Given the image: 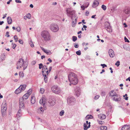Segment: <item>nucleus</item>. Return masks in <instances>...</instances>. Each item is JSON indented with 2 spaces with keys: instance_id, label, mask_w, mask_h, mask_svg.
<instances>
[{
  "instance_id": "18",
  "label": "nucleus",
  "mask_w": 130,
  "mask_h": 130,
  "mask_svg": "<svg viewBox=\"0 0 130 130\" xmlns=\"http://www.w3.org/2000/svg\"><path fill=\"white\" fill-rule=\"evenodd\" d=\"M45 99L44 98L42 97L41 99L40 100L39 103L41 105H44L45 101Z\"/></svg>"
},
{
  "instance_id": "62",
  "label": "nucleus",
  "mask_w": 130,
  "mask_h": 130,
  "mask_svg": "<svg viewBox=\"0 0 130 130\" xmlns=\"http://www.w3.org/2000/svg\"><path fill=\"white\" fill-rule=\"evenodd\" d=\"M48 61H49V62L51 63L52 62V60L50 58H49L47 60Z\"/></svg>"
},
{
  "instance_id": "33",
  "label": "nucleus",
  "mask_w": 130,
  "mask_h": 130,
  "mask_svg": "<svg viewBox=\"0 0 130 130\" xmlns=\"http://www.w3.org/2000/svg\"><path fill=\"white\" fill-rule=\"evenodd\" d=\"M76 23H75L74 22V21H72V26L73 27H74Z\"/></svg>"
},
{
  "instance_id": "29",
  "label": "nucleus",
  "mask_w": 130,
  "mask_h": 130,
  "mask_svg": "<svg viewBox=\"0 0 130 130\" xmlns=\"http://www.w3.org/2000/svg\"><path fill=\"white\" fill-rule=\"evenodd\" d=\"M93 118V116L91 115H87L86 117V119L88 120L90 119H92Z\"/></svg>"
},
{
  "instance_id": "28",
  "label": "nucleus",
  "mask_w": 130,
  "mask_h": 130,
  "mask_svg": "<svg viewBox=\"0 0 130 130\" xmlns=\"http://www.w3.org/2000/svg\"><path fill=\"white\" fill-rule=\"evenodd\" d=\"M88 124H84L83 127L84 129V130H87L88 128L89 127H88V126H87Z\"/></svg>"
},
{
  "instance_id": "2",
  "label": "nucleus",
  "mask_w": 130,
  "mask_h": 130,
  "mask_svg": "<svg viewBox=\"0 0 130 130\" xmlns=\"http://www.w3.org/2000/svg\"><path fill=\"white\" fill-rule=\"evenodd\" d=\"M17 69H20L23 66V70H25L27 67L28 63L26 61H24L22 58L19 59L17 63Z\"/></svg>"
},
{
  "instance_id": "9",
  "label": "nucleus",
  "mask_w": 130,
  "mask_h": 130,
  "mask_svg": "<svg viewBox=\"0 0 130 130\" xmlns=\"http://www.w3.org/2000/svg\"><path fill=\"white\" fill-rule=\"evenodd\" d=\"M112 99L116 102L119 101H120L121 98L119 94H116L112 97Z\"/></svg>"
},
{
  "instance_id": "56",
  "label": "nucleus",
  "mask_w": 130,
  "mask_h": 130,
  "mask_svg": "<svg viewBox=\"0 0 130 130\" xmlns=\"http://www.w3.org/2000/svg\"><path fill=\"white\" fill-rule=\"evenodd\" d=\"M22 110L21 109H19L18 111V113H22Z\"/></svg>"
},
{
  "instance_id": "50",
  "label": "nucleus",
  "mask_w": 130,
  "mask_h": 130,
  "mask_svg": "<svg viewBox=\"0 0 130 130\" xmlns=\"http://www.w3.org/2000/svg\"><path fill=\"white\" fill-rule=\"evenodd\" d=\"M36 62L35 61H33L31 62V64L32 65H34L36 64Z\"/></svg>"
},
{
  "instance_id": "38",
  "label": "nucleus",
  "mask_w": 130,
  "mask_h": 130,
  "mask_svg": "<svg viewBox=\"0 0 130 130\" xmlns=\"http://www.w3.org/2000/svg\"><path fill=\"white\" fill-rule=\"evenodd\" d=\"M72 39L74 42H75L77 40V37L75 36H73L72 37Z\"/></svg>"
},
{
  "instance_id": "11",
  "label": "nucleus",
  "mask_w": 130,
  "mask_h": 130,
  "mask_svg": "<svg viewBox=\"0 0 130 130\" xmlns=\"http://www.w3.org/2000/svg\"><path fill=\"white\" fill-rule=\"evenodd\" d=\"M42 74L46 73L47 75H48L49 73L47 67L46 66L44 65L43 66L42 68Z\"/></svg>"
},
{
  "instance_id": "59",
  "label": "nucleus",
  "mask_w": 130,
  "mask_h": 130,
  "mask_svg": "<svg viewBox=\"0 0 130 130\" xmlns=\"http://www.w3.org/2000/svg\"><path fill=\"white\" fill-rule=\"evenodd\" d=\"M124 12L126 14H128L129 13V11L127 10H125Z\"/></svg>"
},
{
  "instance_id": "8",
  "label": "nucleus",
  "mask_w": 130,
  "mask_h": 130,
  "mask_svg": "<svg viewBox=\"0 0 130 130\" xmlns=\"http://www.w3.org/2000/svg\"><path fill=\"white\" fill-rule=\"evenodd\" d=\"M81 90L80 88L78 87H76L74 89L75 94L78 97L81 94Z\"/></svg>"
},
{
  "instance_id": "23",
  "label": "nucleus",
  "mask_w": 130,
  "mask_h": 130,
  "mask_svg": "<svg viewBox=\"0 0 130 130\" xmlns=\"http://www.w3.org/2000/svg\"><path fill=\"white\" fill-rule=\"evenodd\" d=\"M26 87V85H21L19 87L21 89V90L22 91H24Z\"/></svg>"
},
{
  "instance_id": "63",
  "label": "nucleus",
  "mask_w": 130,
  "mask_h": 130,
  "mask_svg": "<svg viewBox=\"0 0 130 130\" xmlns=\"http://www.w3.org/2000/svg\"><path fill=\"white\" fill-rule=\"evenodd\" d=\"M45 56H44V55H42V56H41V59H43V58H45Z\"/></svg>"
},
{
  "instance_id": "43",
  "label": "nucleus",
  "mask_w": 130,
  "mask_h": 130,
  "mask_svg": "<svg viewBox=\"0 0 130 130\" xmlns=\"http://www.w3.org/2000/svg\"><path fill=\"white\" fill-rule=\"evenodd\" d=\"M26 16H27V18L29 19H30L31 17V15L30 13H28Z\"/></svg>"
},
{
  "instance_id": "16",
  "label": "nucleus",
  "mask_w": 130,
  "mask_h": 130,
  "mask_svg": "<svg viewBox=\"0 0 130 130\" xmlns=\"http://www.w3.org/2000/svg\"><path fill=\"white\" fill-rule=\"evenodd\" d=\"M41 48L44 52L46 53L47 55H50L52 54V53L49 50H47L42 47H41Z\"/></svg>"
},
{
  "instance_id": "19",
  "label": "nucleus",
  "mask_w": 130,
  "mask_h": 130,
  "mask_svg": "<svg viewBox=\"0 0 130 130\" xmlns=\"http://www.w3.org/2000/svg\"><path fill=\"white\" fill-rule=\"evenodd\" d=\"M98 117L99 118L102 120L105 119L106 117L105 115L103 114H100L98 115Z\"/></svg>"
},
{
  "instance_id": "21",
  "label": "nucleus",
  "mask_w": 130,
  "mask_h": 130,
  "mask_svg": "<svg viewBox=\"0 0 130 130\" xmlns=\"http://www.w3.org/2000/svg\"><path fill=\"white\" fill-rule=\"evenodd\" d=\"M35 99L34 95H32L31 97V103L34 104L35 102Z\"/></svg>"
},
{
  "instance_id": "35",
  "label": "nucleus",
  "mask_w": 130,
  "mask_h": 130,
  "mask_svg": "<svg viewBox=\"0 0 130 130\" xmlns=\"http://www.w3.org/2000/svg\"><path fill=\"white\" fill-rule=\"evenodd\" d=\"M64 110H62L59 113V115L60 116H62L64 114Z\"/></svg>"
},
{
  "instance_id": "55",
  "label": "nucleus",
  "mask_w": 130,
  "mask_h": 130,
  "mask_svg": "<svg viewBox=\"0 0 130 130\" xmlns=\"http://www.w3.org/2000/svg\"><path fill=\"white\" fill-rule=\"evenodd\" d=\"M20 0H15V2H16L17 3H21V1H20Z\"/></svg>"
},
{
  "instance_id": "48",
  "label": "nucleus",
  "mask_w": 130,
  "mask_h": 130,
  "mask_svg": "<svg viewBox=\"0 0 130 130\" xmlns=\"http://www.w3.org/2000/svg\"><path fill=\"white\" fill-rule=\"evenodd\" d=\"M16 29H17V31L18 32H19L20 31L21 28L20 27H18L16 28Z\"/></svg>"
},
{
  "instance_id": "6",
  "label": "nucleus",
  "mask_w": 130,
  "mask_h": 130,
  "mask_svg": "<svg viewBox=\"0 0 130 130\" xmlns=\"http://www.w3.org/2000/svg\"><path fill=\"white\" fill-rule=\"evenodd\" d=\"M75 101V99L73 97L69 96L67 99V103L69 105H74Z\"/></svg>"
},
{
  "instance_id": "45",
  "label": "nucleus",
  "mask_w": 130,
  "mask_h": 130,
  "mask_svg": "<svg viewBox=\"0 0 130 130\" xmlns=\"http://www.w3.org/2000/svg\"><path fill=\"white\" fill-rule=\"evenodd\" d=\"M124 39L125 42H129V40H128V39L127 38H126V37H124Z\"/></svg>"
},
{
  "instance_id": "15",
  "label": "nucleus",
  "mask_w": 130,
  "mask_h": 130,
  "mask_svg": "<svg viewBox=\"0 0 130 130\" xmlns=\"http://www.w3.org/2000/svg\"><path fill=\"white\" fill-rule=\"evenodd\" d=\"M108 53L109 56L111 58H113L115 56L114 52L111 49H110L109 50Z\"/></svg>"
},
{
  "instance_id": "4",
  "label": "nucleus",
  "mask_w": 130,
  "mask_h": 130,
  "mask_svg": "<svg viewBox=\"0 0 130 130\" xmlns=\"http://www.w3.org/2000/svg\"><path fill=\"white\" fill-rule=\"evenodd\" d=\"M66 11L67 16L71 18L72 20L75 18V11L71 8H68L66 9Z\"/></svg>"
},
{
  "instance_id": "5",
  "label": "nucleus",
  "mask_w": 130,
  "mask_h": 130,
  "mask_svg": "<svg viewBox=\"0 0 130 130\" xmlns=\"http://www.w3.org/2000/svg\"><path fill=\"white\" fill-rule=\"evenodd\" d=\"M51 30L54 32H56L59 30V27L58 25L55 23L51 24L50 26Z\"/></svg>"
},
{
  "instance_id": "64",
  "label": "nucleus",
  "mask_w": 130,
  "mask_h": 130,
  "mask_svg": "<svg viewBox=\"0 0 130 130\" xmlns=\"http://www.w3.org/2000/svg\"><path fill=\"white\" fill-rule=\"evenodd\" d=\"M128 80L129 81H130V77H128V78L126 79V81H127Z\"/></svg>"
},
{
  "instance_id": "57",
  "label": "nucleus",
  "mask_w": 130,
  "mask_h": 130,
  "mask_svg": "<svg viewBox=\"0 0 130 130\" xmlns=\"http://www.w3.org/2000/svg\"><path fill=\"white\" fill-rule=\"evenodd\" d=\"M74 46L76 48H77L78 47V44H75L74 45Z\"/></svg>"
},
{
  "instance_id": "60",
  "label": "nucleus",
  "mask_w": 130,
  "mask_h": 130,
  "mask_svg": "<svg viewBox=\"0 0 130 130\" xmlns=\"http://www.w3.org/2000/svg\"><path fill=\"white\" fill-rule=\"evenodd\" d=\"M7 15V14L6 13L5 14L3 15L4 16L2 18L3 19H4L5 17H6V16Z\"/></svg>"
},
{
  "instance_id": "41",
  "label": "nucleus",
  "mask_w": 130,
  "mask_h": 130,
  "mask_svg": "<svg viewBox=\"0 0 130 130\" xmlns=\"http://www.w3.org/2000/svg\"><path fill=\"white\" fill-rule=\"evenodd\" d=\"M76 54L78 55H81V51L80 50H79L76 52Z\"/></svg>"
},
{
  "instance_id": "34",
  "label": "nucleus",
  "mask_w": 130,
  "mask_h": 130,
  "mask_svg": "<svg viewBox=\"0 0 130 130\" xmlns=\"http://www.w3.org/2000/svg\"><path fill=\"white\" fill-rule=\"evenodd\" d=\"M101 8L104 10H105L106 9V6L103 5L102 6Z\"/></svg>"
},
{
  "instance_id": "47",
  "label": "nucleus",
  "mask_w": 130,
  "mask_h": 130,
  "mask_svg": "<svg viewBox=\"0 0 130 130\" xmlns=\"http://www.w3.org/2000/svg\"><path fill=\"white\" fill-rule=\"evenodd\" d=\"M101 66H102V68H104L105 67H107V65L105 64H101Z\"/></svg>"
},
{
  "instance_id": "13",
  "label": "nucleus",
  "mask_w": 130,
  "mask_h": 130,
  "mask_svg": "<svg viewBox=\"0 0 130 130\" xmlns=\"http://www.w3.org/2000/svg\"><path fill=\"white\" fill-rule=\"evenodd\" d=\"M31 92L30 91L28 92L27 93L24 94L21 99H22L24 101V100L27 99L28 98L30 95L31 94Z\"/></svg>"
},
{
  "instance_id": "49",
  "label": "nucleus",
  "mask_w": 130,
  "mask_h": 130,
  "mask_svg": "<svg viewBox=\"0 0 130 130\" xmlns=\"http://www.w3.org/2000/svg\"><path fill=\"white\" fill-rule=\"evenodd\" d=\"M12 44L13 45L12 46V48L13 49H14L16 46V45L15 44H13V43H12Z\"/></svg>"
},
{
  "instance_id": "39",
  "label": "nucleus",
  "mask_w": 130,
  "mask_h": 130,
  "mask_svg": "<svg viewBox=\"0 0 130 130\" xmlns=\"http://www.w3.org/2000/svg\"><path fill=\"white\" fill-rule=\"evenodd\" d=\"M14 40H15V42H17L18 41V38L17 37V36H15L14 37Z\"/></svg>"
},
{
  "instance_id": "51",
  "label": "nucleus",
  "mask_w": 130,
  "mask_h": 130,
  "mask_svg": "<svg viewBox=\"0 0 130 130\" xmlns=\"http://www.w3.org/2000/svg\"><path fill=\"white\" fill-rule=\"evenodd\" d=\"M100 97V96L99 95H96V96H95V99L96 100H97Z\"/></svg>"
},
{
  "instance_id": "40",
  "label": "nucleus",
  "mask_w": 130,
  "mask_h": 130,
  "mask_svg": "<svg viewBox=\"0 0 130 130\" xmlns=\"http://www.w3.org/2000/svg\"><path fill=\"white\" fill-rule=\"evenodd\" d=\"M39 68L40 69H41L43 67V65L41 63L39 64Z\"/></svg>"
},
{
  "instance_id": "14",
  "label": "nucleus",
  "mask_w": 130,
  "mask_h": 130,
  "mask_svg": "<svg viewBox=\"0 0 130 130\" xmlns=\"http://www.w3.org/2000/svg\"><path fill=\"white\" fill-rule=\"evenodd\" d=\"M48 105L51 106H53L55 104V101L54 99H50L48 101Z\"/></svg>"
},
{
  "instance_id": "10",
  "label": "nucleus",
  "mask_w": 130,
  "mask_h": 130,
  "mask_svg": "<svg viewBox=\"0 0 130 130\" xmlns=\"http://www.w3.org/2000/svg\"><path fill=\"white\" fill-rule=\"evenodd\" d=\"M7 110V106L6 104L2 106L1 107V113L3 117L5 116Z\"/></svg>"
},
{
  "instance_id": "42",
  "label": "nucleus",
  "mask_w": 130,
  "mask_h": 130,
  "mask_svg": "<svg viewBox=\"0 0 130 130\" xmlns=\"http://www.w3.org/2000/svg\"><path fill=\"white\" fill-rule=\"evenodd\" d=\"M120 62L119 61H117L115 64V65L118 67L120 64Z\"/></svg>"
},
{
  "instance_id": "46",
  "label": "nucleus",
  "mask_w": 130,
  "mask_h": 130,
  "mask_svg": "<svg viewBox=\"0 0 130 130\" xmlns=\"http://www.w3.org/2000/svg\"><path fill=\"white\" fill-rule=\"evenodd\" d=\"M19 75L20 76L23 77L24 76V74L22 72H20L19 73Z\"/></svg>"
},
{
  "instance_id": "30",
  "label": "nucleus",
  "mask_w": 130,
  "mask_h": 130,
  "mask_svg": "<svg viewBox=\"0 0 130 130\" xmlns=\"http://www.w3.org/2000/svg\"><path fill=\"white\" fill-rule=\"evenodd\" d=\"M21 114L22 113L19 114L17 113L16 116V117L17 118V120L19 119L20 117L21 116Z\"/></svg>"
},
{
  "instance_id": "22",
  "label": "nucleus",
  "mask_w": 130,
  "mask_h": 130,
  "mask_svg": "<svg viewBox=\"0 0 130 130\" xmlns=\"http://www.w3.org/2000/svg\"><path fill=\"white\" fill-rule=\"evenodd\" d=\"M8 24H11L12 23V20L10 17H8L7 18Z\"/></svg>"
},
{
  "instance_id": "37",
  "label": "nucleus",
  "mask_w": 130,
  "mask_h": 130,
  "mask_svg": "<svg viewBox=\"0 0 130 130\" xmlns=\"http://www.w3.org/2000/svg\"><path fill=\"white\" fill-rule=\"evenodd\" d=\"M44 91V89L43 88H41L40 89V92L42 94H43Z\"/></svg>"
},
{
  "instance_id": "31",
  "label": "nucleus",
  "mask_w": 130,
  "mask_h": 130,
  "mask_svg": "<svg viewBox=\"0 0 130 130\" xmlns=\"http://www.w3.org/2000/svg\"><path fill=\"white\" fill-rule=\"evenodd\" d=\"M100 129L101 130H107V127L105 126H101Z\"/></svg>"
},
{
  "instance_id": "3",
  "label": "nucleus",
  "mask_w": 130,
  "mask_h": 130,
  "mask_svg": "<svg viewBox=\"0 0 130 130\" xmlns=\"http://www.w3.org/2000/svg\"><path fill=\"white\" fill-rule=\"evenodd\" d=\"M41 35L45 41H49L51 40V36L49 32L47 30L42 31Z\"/></svg>"
},
{
  "instance_id": "24",
  "label": "nucleus",
  "mask_w": 130,
  "mask_h": 130,
  "mask_svg": "<svg viewBox=\"0 0 130 130\" xmlns=\"http://www.w3.org/2000/svg\"><path fill=\"white\" fill-rule=\"evenodd\" d=\"M22 91V90H21L20 88L19 87L17 88L15 91V93L17 94H19Z\"/></svg>"
},
{
  "instance_id": "12",
  "label": "nucleus",
  "mask_w": 130,
  "mask_h": 130,
  "mask_svg": "<svg viewBox=\"0 0 130 130\" xmlns=\"http://www.w3.org/2000/svg\"><path fill=\"white\" fill-rule=\"evenodd\" d=\"M24 101L22 99H20L19 101V106L20 108H24Z\"/></svg>"
},
{
  "instance_id": "53",
  "label": "nucleus",
  "mask_w": 130,
  "mask_h": 130,
  "mask_svg": "<svg viewBox=\"0 0 130 130\" xmlns=\"http://www.w3.org/2000/svg\"><path fill=\"white\" fill-rule=\"evenodd\" d=\"M9 32L8 31H7L6 33V35H7V37H9L10 36V35H9Z\"/></svg>"
},
{
  "instance_id": "27",
  "label": "nucleus",
  "mask_w": 130,
  "mask_h": 130,
  "mask_svg": "<svg viewBox=\"0 0 130 130\" xmlns=\"http://www.w3.org/2000/svg\"><path fill=\"white\" fill-rule=\"evenodd\" d=\"M106 29L107 31L109 32H111L112 31L111 28L110 26L107 27H106Z\"/></svg>"
},
{
  "instance_id": "7",
  "label": "nucleus",
  "mask_w": 130,
  "mask_h": 130,
  "mask_svg": "<svg viewBox=\"0 0 130 130\" xmlns=\"http://www.w3.org/2000/svg\"><path fill=\"white\" fill-rule=\"evenodd\" d=\"M52 91L54 93L58 94L61 91L60 88L57 86H54L51 88Z\"/></svg>"
},
{
  "instance_id": "36",
  "label": "nucleus",
  "mask_w": 130,
  "mask_h": 130,
  "mask_svg": "<svg viewBox=\"0 0 130 130\" xmlns=\"http://www.w3.org/2000/svg\"><path fill=\"white\" fill-rule=\"evenodd\" d=\"M29 43L31 46L32 47H33L34 46V45L33 44V43L32 42L31 40V41L29 42Z\"/></svg>"
},
{
  "instance_id": "61",
  "label": "nucleus",
  "mask_w": 130,
  "mask_h": 130,
  "mask_svg": "<svg viewBox=\"0 0 130 130\" xmlns=\"http://www.w3.org/2000/svg\"><path fill=\"white\" fill-rule=\"evenodd\" d=\"M40 109L41 111H43L44 110L42 107H41L40 108Z\"/></svg>"
},
{
  "instance_id": "25",
  "label": "nucleus",
  "mask_w": 130,
  "mask_h": 130,
  "mask_svg": "<svg viewBox=\"0 0 130 130\" xmlns=\"http://www.w3.org/2000/svg\"><path fill=\"white\" fill-rule=\"evenodd\" d=\"M116 93L114 90L111 91L109 93V95L110 96L112 97L114 95L116 94Z\"/></svg>"
},
{
  "instance_id": "20",
  "label": "nucleus",
  "mask_w": 130,
  "mask_h": 130,
  "mask_svg": "<svg viewBox=\"0 0 130 130\" xmlns=\"http://www.w3.org/2000/svg\"><path fill=\"white\" fill-rule=\"evenodd\" d=\"M129 126L125 125L122 127L121 130H129Z\"/></svg>"
},
{
  "instance_id": "58",
  "label": "nucleus",
  "mask_w": 130,
  "mask_h": 130,
  "mask_svg": "<svg viewBox=\"0 0 130 130\" xmlns=\"http://www.w3.org/2000/svg\"><path fill=\"white\" fill-rule=\"evenodd\" d=\"M52 67H50L48 71L49 73L51 71V70H52Z\"/></svg>"
},
{
  "instance_id": "52",
  "label": "nucleus",
  "mask_w": 130,
  "mask_h": 130,
  "mask_svg": "<svg viewBox=\"0 0 130 130\" xmlns=\"http://www.w3.org/2000/svg\"><path fill=\"white\" fill-rule=\"evenodd\" d=\"M105 95V92H102L101 93V95L102 96H104Z\"/></svg>"
},
{
  "instance_id": "17",
  "label": "nucleus",
  "mask_w": 130,
  "mask_h": 130,
  "mask_svg": "<svg viewBox=\"0 0 130 130\" xmlns=\"http://www.w3.org/2000/svg\"><path fill=\"white\" fill-rule=\"evenodd\" d=\"M99 4V2L97 0H95L92 4V7L94 8H96Z\"/></svg>"
},
{
  "instance_id": "44",
  "label": "nucleus",
  "mask_w": 130,
  "mask_h": 130,
  "mask_svg": "<svg viewBox=\"0 0 130 130\" xmlns=\"http://www.w3.org/2000/svg\"><path fill=\"white\" fill-rule=\"evenodd\" d=\"M97 121L100 124H101L102 125V124H103V122H102V121H100L99 120H97Z\"/></svg>"
},
{
  "instance_id": "54",
  "label": "nucleus",
  "mask_w": 130,
  "mask_h": 130,
  "mask_svg": "<svg viewBox=\"0 0 130 130\" xmlns=\"http://www.w3.org/2000/svg\"><path fill=\"white\" fill-rule=\"evenodd\" d=\"M19 42L20 44H22L23 43V41L21 40H19Z\"/></svg>"
},
{
  "instance_id": "1",
  "label": "nucleus",
  "mask_w": 130,
  "mask_h": 130,
  "mask_svg": "<svg viewBox=\"0 0 130 130\" xmlns=\"http://www.w3.org/2000/svg\"><path fill=\"white\" fill-rule=\"evenodd\" d=\"M68 78L71 83L70 84V85H71V84L75 85L78 83L77 75L73 72H71L69 73L68 75Z\"/></svg>"
},
{
  "instance_id": "26",
  "label": "nucleus",
  "mask_w": 130,
  "mask_h": 130,
  "mask_svg": "<svg viewBox=\"0 0 130 130\" xmlns=\"http://www.w3.org/2000/svg\"><path fill=\"white\" fill-rule=\"evenodd\" d=\"M43 76L44 77V80L45 83H46L47 82V77L46 76V74H42Z\"/></svg>"
},
{
  "instance_id": "32",
  "label": "nucleus",
  "mask_w": 130,
  "mask_h": 130,
  "mask_svg": "<svg viewBox=\"0 0 130 130\" xmlns=\"http://www.w3.org/2000/svg\"><path fill=\"white\" fill-rule=\"evenodd\" d=\"M87 3V4L88 5L87 6L85 7L84 6H81V8L83 9V10H84L85 8H87L88 7V6L89 5V3Z\"/></svg>"
}]
</instances>
